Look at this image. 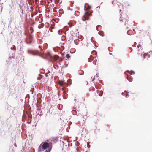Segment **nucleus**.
<instances>
[{
	"label": "nucleus",
	"mask_w": 152,
	"mask_h": 152,
	"mask_svg": "<svg viewBox=\"0 0 152 152\" xmlns=\"http://www.w3.org/2000/svg\"><path fill=\"white\" fill-rule=\"evenodd\" d=\"M62 38H65V37L64 36H62Z\"/></svg>",
	"instance_id": "19"
},
{
	"label": "nucleus",
	"mask_w": 152,
	"mask_h": 152,
	"mask_svg": "<svg viewBox=\"0 0 152 152\" xmlns=\"http://www.w3.org/2000/svg\"><path fill=\"white\" fill-rule=\"evenodd\" d=\"M13 49L14 50H16V47L15 45L13 46Z\"/></svg>",
	"instance_id": "12"
},
{
	"label": "nucleus",
	"mask_w": 152,
	"mask_h": 152,
	"mask_svg": "<svg viewBox=\"0 0 152 152\" xmlns=\"http://www.w3.org/2000/svg\"><path fill=\"white\" fill-rule=\"evenodd\" d=\"M86 82V85H87V82Z\"/></svg>",
	"instance_id": "22"
},
{
	"label": "nucleus",
	"mask_w": 152,
	"mask_h": 152,
	"mask_svg": "<svg viewBox=\"0 0 152 152\" xmlns=\"http://www.w3.org/2000/svg\"><path fill=\"white\" fill-rule=\"evenodd\" d=\"M58 58V56H57V58Z\"/></svg>",
	"instance_id": "21"
},
{
	"label": "nucleus",
	"mask_w": 152,
	"mask_h": 152,
	"mask_svg": "<svg viewBox=\"0 0 152 152\" xmlns=\"http://www.w3.org/2000/svg\"><path fill=\"white\" fill-rule=\"evenodd\" d=\"M133 72V71H131V73L130 74V75H132V72Z\"/></svg>",
	"instance_id": "18"
},
{
	"label": "nucleus",
	"mask_w": 152,
	"mask_h": 152,
	"mask_svg": "<svg viewBox=\"0 0 152 152\" xmlns=\"http://www.w3.org/2000/svg\"><path fill=\"white\" fill-rule=\"evenodd\" d=\"M66 57L68 59H69L70 57V55L69 54H67L66 55Z\"/></svg>",
	"instance_id": "10"
},
{
	"label": "nucleus",
	"mask_w": 152,
	"mask_h": 152,
	"mask_svg": "<svg viewBox=\"0 0 152 152\" xmlns=\"http://www.w3.org/2000/svg\"><path fill=\"white\" fill-rule=\"evenodd\" d=\"M87 5L88 6V7H86V6H87L86 5L85 6V10H89L91 8V6H89L88 5V4H87Z\"/></svg>",
	"instance_id": "5"
},
{
	"label": "nucleus",
	"mask_w": 152,
	"mask_h": 152,
	"mask_svg": "<svg viewBox=\"0 0 152 152\" xmlns=\"http://www.w3.org/2000/svg\"><path fill=\"white\" fill-rule=\"evenodd\" d=\"M62 91L63 92V93L64 94L63 95V97H64V93L65 92V91H64V89L63 88H62Z\"/></svg>",
	"instance_id": "11"
},
{
	"label": "nucleus",
	"mask_w": 152,
	"mask_h": 152,
	"mask_svg": "<svg viewBox=\"0 0 152 152\" xmlns=\"http://www.w3.org/2000/svg\"><path fill=\"white\" fill-rule=\"evenodd\" d=\"M99 35H100V36H104V34L103 32L102 31H100L99 32Z\"/></svg>",
	"instance_id": "7"
},
{
	"label": "nucleus",
	"mask_w": 152,
	"mask_h": 152,
	"mask_svg": "<svg viewBox=\"0 0 152 152\" xmlns=\"http://www.w3.org/2000/svg\"><path fill=\"white\" fill-rule=\"evenodd\" d=\"M127 34L129 35H132L133 34V32L132 30H129L127 32Z\"/></svg>",
	"instance_id": "6"
},
{
	"label": "nucleus",
	"mask_w": 152,
	"mask_h": 152,
	"mask_svg": "<svg viewBox=\"0 0 152 152\" xmlns=\"http://www.w3.org/2000/svg\"><path fill=\"white\" fill-rule=\"evenodd\" d=\"M0 12H1L2 11V8L0 7Z\"/></svg>",
	"instance_id": "15"
},
{
	"label": "nucleus",
	"mask_w": 152,
	"mask_h": 152,
	"mask_svg": "<svg viewBox=\"0 0 152 152\" xmlns=\"http://www.w3.org/2000/svg\"><path fill=\"white\" fill-rule=\"evenodd\" d=\"M56 7H55L54 8L53 10L54 12H56V11L55 10H56Z\"/></svg>",
	"instance_id": "16"
},
{
	"label": "nucleus",
	"mask_w": 152,
	"mask_h": 152,
	"mask_svg": "<svg viewBox=\"0 0 152 152\" xmlns=\"http://www.w3.org/2000/svg\"><path fill=\"white\" fill-rule=\"evenodd\" d=\"M90 57H91V60H93V57L92 56H90Z\"/></svg>",
	"instance_id": "13"
},
{
	"label": "nucleus",
	"mask_w": 152,
	"mask_h": 152,
	"mask_svg": "<svg viewBox=\"0 0 152 152\" xmlns=\"http://www.w3.org/2000/svg\"><path fill=\"white\" fill-rule=\"evenodd\" d=\"M127 78L128 80L130 82H132V77L130 76L129 75H127Z\"/></svg>",
	"instance_id": "4"
},
{
	"label": "nucleus",
	"mask_w": 152,
	"mask_h": 152,
	"mask_svg": "<svg viewBox=\"0 0 152 152\" xmlns=\"http://www.w3.org/2000/svg\"><path fill=\"white\" fill-rule=\"evenodd\" d=\"M63 39H61V42L60 41V40L59 41V43L61 44V45H64V43L63 41Z\"/></svg>",
	"instance_id": "8"
},
{
	"label": "nucleus",
	"mask_w": 152,
	"mask_h": 152,
	"mask_svg": "<svg viewBox=\"0 0 152 152\" xmlns=\"http://www.w3.org/2000/svg\"><path fill=\"white\" fill-rule=\"evenodd\" d=\"M39 152H49V150H44L41 148V146H39Z\"/></svg>",
	"instance_id": "3"
},
{
	"label": "nucleus",
	"mask_w": 152,
	"mask_h": 152,
	"mask_svg": "<svg viewBox=\"0 0 152 152\" xmlns=\"http://www.w3.org/2000/svg\"><path fill=\"white\" fill-rule=\"evenodd\" d=\"M39 48H40V50H42V49L41 48V46H39L38 47Z\"/></svg>",
	"instance_id": "17"
},
{
	"label": "nucleus",
	"mask_w": 152,
	"mask_h": 152,
	"mask_svg": "<svg viewBox=\"0 0 152 152\" xmlns=\"http://www.w3.org/2000/svg\"><path fill=\"white\" fill-rule=\"evenodd\" d=\"M49 145L48 142H44L42 143L40 146L44 150H49Z\"/></svg>",
	"instance_id": "1"
},
{
	"label": "nucleus",
	"mask_w": 152,
	"mask_h": 152,
	"mask_svg": "<svg viewBox=\"0 0 152 152\" xmlns=\"http://www.w3.org/2000/svg\"><path fill=\"white\" fill-rule=\"evenodd\" d=\"M88 60H89V59H88ZM88 61H90L89 60H88Z\"/></svg>",
	"instance_id": "24"
},
{
	"label": "nucleus",
	"mask_w": 152,
	"mask_h": 152,
	"mask_svg": "<svg viewBox=\"0 0 152 152\" xmlns=\"http://www.w3.org/2000/svg\"><path fill=\"white\" fill-rule=\"evenodd\" d=\"M102 96V95H100V96Z\"/></svg>",
	"instance_id": "23"
},
{
	"label": "nucleus",
	"mask_w": 152,
	"mask_h": 152,
	"mask_svg": "<svg viewBox=\"0 0 152 152\" xmlns=\"http://www.w3.org/2000/svg\"><path fill=\"white\" fill-rule=\"evenodd\" d=\"M31 29H33L32 28V27H31L30 28V29L31 30Z\"/></svg>",
	"instance_id": "20"
},
{
	"label": "nucleus",
	"mask_w": 152,
	"mask_h": 152,
	"mask_svg": "<svg viewBox=\"0 0 152 152\" xmlns=\"http://www.w3.org/2000/svg\"><path fill=\"white\" fill-rule=\"evenodd\" d=\"M43 25L42 24H41L40 26V28L42 27H43Z\"/></svg>",
	"instance_id": "14"
},
{
	"label": "nucleus",
	"mask_w": 152,
	"mask_h": 152,
	"mask_svg": "<svg viewBox=\"0 0 152 152\" xmlns=\"http://www.w3.org/2000/svg\"><path fill=\"white\" fill-rule=\"evenodd\" d=\"M63 82L64 81H60L59 82V84L60 86H62L63 85Z\"/></svg>",
	"instance_id": "9"
},
{
	"label": "nucleus",
	"mask_w": 152,
	"mask_h": 152,
	"mask_svg": "<svg viewBox=\"0 0 152 152\" xmlns=\"http://www.w3.org/2000/svg\"><path fill=\"white\" fill-rule=\"evenodd\" d=\"M89 16L90 14L88 13V12H86L85 13L84 15L82 17V20L84 21L86 20H88Z\"/></svg>",
	"instance_id": "2"
}]
</instances>
